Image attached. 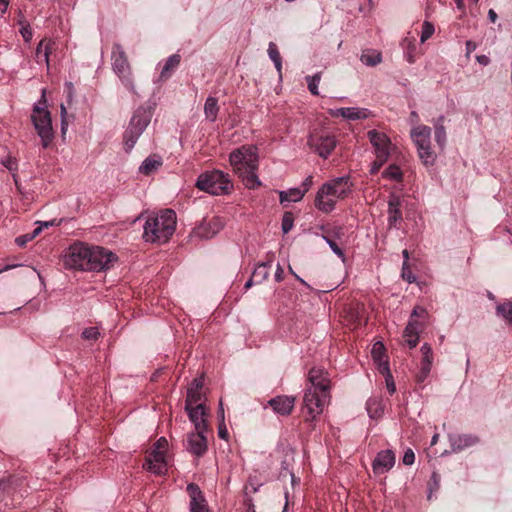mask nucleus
Returning a JSON list of instances; mask_svg holds the SVG:
<instances>
[{
    "label": "nucleus",
    "mask_w": 512,
    "mask_h": 512,
    "mask_svg": "<svg viewBox=\"0 0 512 512\" xmlns=\"http://www.w3.org/2000/svg\"><path fill=\"white\" fill-rule=\"evenodd\" d=\"M258 159V149L254 145H243L233 150L229 155V162L233 170L242 178L245 186L249 189L261 186L256 174Z\"/></svg>",
    "instance_id": "1"
},
{
    "label": "nucleus",
    "mask_w": 512,
    "mask_h": 512,
    "mask_svg": "<svg viewBox=\"0 0 512 512\" xmlns=\"http://www.w3.org/2000/svg\"><path fill=\"white\" fill-rule=\"evenodd\" d=\"M175 229L176 213L172 209H164L147 217L143 239L150 243L164 244L174 234Z\"/></svg>",
    "instance_id": "2"
},
{
    "label": "nucleus",
    "mask_w": 512,
    "mask_h": 512,
    "mask_svg": "<svg viewBox=\"0 0 512 512\" xmlns=\"http://www.w3.org/2000/svg\"><path fill=\"white\" fill-rule=\"evenodd\" d=\"M350 191L348 176L334 178L324 183L317 191L315 207L324 213H330L335 208V199L345 198Z\"/></svg>",
    "instance_id": "3"
},
{
    "label": "nucleus",
    "mask_w": 512,
    "mask_h": 512,
    "mask_svg": "<svg viewBox=\"0 0 512 512\" xmlns=\"http://www.w3.org/2000/svg\"><path fill=\"white\" fill-rule=\"evenodd\" d=\"M31 121L38 136L41 139L42 147L47 148L53 141L54 132L52 127L51 114L47 109L45 89L42 90L41 98L33 106Z\"/></svg>",
    "instance_id": "4"
},
{
    "label": "nucleus",
    "mask_w": 512,
    "mask_h": 512,
    "mask_svg": "<svg viewBox=\"0 0 512 512\" xmlns=\"http://www.w3.org/2000/svg\"><path fill=\"white\" fill-rule=\"evenodd\" d=\"M152 109L150 107L140 106L138 107L123 134L124 149L127 153L136 145L138 139L146 130L152 118Z\"/></svg>",
    "instance_id": "5"
},
{
    "label": "nucleus",
    "mask_w": 512,
    "mask_h": 512,
    "mask_svg": "<svg viewBox=\"0 0 512 512\" xmlns=\"http://www.w3.org/2000/svg\"><path fill=\"white\" fill-rule=\"evenodd\" d=\"M195 186L201 191L216 196L229 194L233 189L229 175L220 170L201 173Z\"/></svg>",
    "instance_id": "6"
},
{
    "label": "nucleus",
    "mask_w": 512,
    "mask_h": 512,
    "mask_svg": "<svg viewBox=\"0 0 512 512\" xmlns=\"http://www.w3.org/2000/svg\"><path fill=\"white\" fill-rule=\"evenodd\" d=\"M112 69L118 75L122 84L132 93H136L129 64L124 48L119 43H114L111 53Z\"/></svg>",
    "instance_id": "7"
},
{
    "label": "nucleus",
    "mask_w": 512,
    "mask_h": 512,
    "mask_svg": "<svg viewBox=\"0 0 512 512\" xmlns=\"http://www.w3.org/2000/svg\"><path fill=\"white\" fill-rule=\"evenodd\" d=\"M411 138L417 147L418 155L425 166H432L436 155L431 149V128L418 125L411 130Z\"/></svg>",
    "instance_id": "8"
},
{
    "label": "nucleus",
    "mask_w": 512,
    "mask_h": 512,
    "mask_svg": "<svg viewBox=\"0 0 512 512\" xmlns=\"http://www.w3.org/2000/svg\"><path fill=\"white\" fill-rule=\"evenodd\" d=\"M329 397V392L307 388L303 396V410L307 413L305 420H315L323 412Z\"/></svg>",
    "instance_id": "9"
},
{
    "label": "nucleus",
    "mask_w": 512,
    "mask_h": 512,
    "mask_svg": "<svg viewBox=\"0 0 512 512\" xmlns=\"http://www.w3.org/2000/svg\"><path fill=\"white\" fill-rule=\"evenodd\" d=\"M91 248L83 243H75L69 247L65 256V265L71 269L89 271Z\"/></svg>",
    "instance_id": "10"
},
{
    "label": "nucleus",
    "mask_w": 512,
    "mask_h": 512,
    "mask_svg": "<svg viewBox=\"0 0 512 512\" xmlns=\"http://www.w3.org/2000/svg\"><path fill=\"white\" fill-rule=\"evenodd\" d=\"M308 146L320 157L326 159L337 145L334 135L327 132H313L308 137Z\"/></svg>",
    "instance_id": "11"
},
{
    "label": "nucleus",
    "mask_w": 512,
    "mask_h": 512,
    "mask_svg": "<svg viewBox=\"0 0 512 512\" xmlns=\"http://www.w3.org/2000/svg\"><path fill=\"white\" fill-rule=\"evenodd\" d=\"M91 256H89V271H102L109 269L117 260V256L100 246H90Z\"/></svg>",
    "instance_id": "12"
},
{
    "label": "nucleus",
    "mask_w": 512,
    "mask_h": 512,
    "mask_svg": "<svg viewBox=\"0 0 512 512\" xmlns=\"http://www.w3.org/2000/svg\"><path fill=\"white\" fill-rule=\"evenodd\" d=\"M186 491L190 497V512H208L206 499L197 484L189 483L186 487Z\"/></svg>",
    "instance_id": "13"
},
{
    "label": "nucleus",
    "mask_w": 512,
    "mask_h": 512,
    "mask_svg": "<svg viewBox=\"0 0 512 512\" xmlns=\"http://www.w3.org/2000/svg\"><path fill=\"white\" fill-rule=\"evenodd\" d=\"M367 136L375 150V155L390 156L391 141L385 133L370 130L367 132Z\"/></svg>",
    "instance_id": "14"
},
{
    "label": "nucleus",
    "mask_w": 512,
    "mask_h": 512,
    "mask_svg": "<svg viewBox=\"0 0 512 512\" xmlns=\"http://www.w3.org/2000/svg\"><path fill=\"white\" fill-rule=\"evenodd\" d=\"M402 200L399 195L395 193H391L388 199V227L391 228H399V224L402 222V212H401Z\"/></svg>",
    "instance_id": "15"
},
{
    "label": "nucleus",
    "mask_w": 512,
    "mask_h": 512,
    "mask_svg": "<svg viewBox=\"0 0 512 512\" xmlns=\"http://www.w3.org/2000/svg\"><path fill=\"white\" fill-rule=\"evenodd\" d=\"M206 431H198L189 433L187 436V450L198 457L202 456L207 451V439L204 435Z\"/></svg>",
    "instance_id": "16"
},
{
    "label": "nucleus",
    "mask_w": 512,
    "mask_h": 512,
    "mask_svg": "<svg viewBox=\"0 0 512 512\" xmlns=\"http://www.w3.org/2000/svg\"><path fill=\"white\" fill-rule=\"evenodd\" d=\"M190 421L194 424L195 430L206 431L207 421L205 419V406L202 403L185 404Z\"/></svg>",
    "instance_id": "17"
},
{
    "label": "nucleus",
    "mask_w": 512,
    "mask_h": 512,
    "mask_svg": "<svg viewBox=\"0 0 512 512\" xmlns=\"http://www.w3.org/2000/svg\"><path fill=\"white\" fill-rule=\"evenodd\" d=\"M268 405L273 411L280 416H288L293 411L295 405V397L288 395H279L271 398Z\"/></svg>",
    "instance_id": "18"
},
{
    "label": "nucleus",
    "mask_w": 512,
    "mask_h": 512,
    "mask_svg": "<svg viewBox=\"0 0 512 512\" xmlns=\"http://www.w3.org/2000/svg\"><path fill=\"white\" fill-rule=\"evenodd\" d=\"M395 464V454L392 450L380 451L372 463L374 473L383 474L388 472Z\"/></svg>",
    "instance_id": "19"
},
{
    "label": "nucleus",
    "mask_w": 512,
    "mask_h": 512,
    "mask_svg": "<svg viewBox=\"0 0 512 512\" xmlns=\"http://www.w3.org/2000/svg\"><path fill=\"white\" fill-rule=\"evenodd\" d=\"M308 379L311 383V389L329 392L330 380L328 378V373L324 369L313 367L309 371Z\"/></svg>",
    "instance_id": "20"
},
{
    "label": "nucleus",
    "mask_w": 512,
    "mask_h": 512,
    "mask_svg": "<svg viewBox=\"0 0 512 512\" xmlns=\"http://www.w3.org/2000/svg\"><path fill=\"white\" fill-rule=\"evenodd\" d=\"M223 228V221L219 217H213L208 222L202 223L194 230L199 238L209 239L215 236Z\"/></svg>",
    "instance_id": "21"
},
{
    "label": "nucleus",
    "mask_w": 512,
    "mask_h": 512,
    "mask_svg": "<svg viewBox=\"0 0 512 512\" xmlns=\"http://www.w3.org/2000/svg\"><path fill=\"white\" fill-rule=\"evenodd\" d=\"M144 466L150 472L161 475L166 472V453L152 450Z\"/></svg>",
    "instance_id": "22"
},
{
    "label": "nucleus",
    "mask_w": 512,
    "mask_h": 512,
    "mask_svg": "<svg viewBox=\"0 0 512 512\" xmlns=\"http://www.w3.org/2000/svg\"><path fill=\"white\" fill-rule=\"evenodd\" d=\"M449 442L453 452H460L466 448L476 445L479 437L472 434L451 435Z\"/></svg>",
    "instance_id": "23"
},
{
    "label": "nucleus",
    "mask_w": 512,
    "mask_h": 512,
    "mask_svg": "<svg viewBox=\"0 0 512 512\" xmlns=\"http://www.w3.org/2000/svg\"><path fill=\"white\" fill-rule=\"evenodd\" d=\"M56 43L52 39H42L36 48V62L45 63L49 67V56L55 48Z\"/></svg>",
    "instance_id": "24"
},
{
    "label": "nucleus",
    "mask_w": 512,
    "mask_h": 512,
    "mask_svg": "<svg viewBox=\"0 0 512 512\" xmlns=\"http://www.w3.org/2000/svg\"><path fill=\"white\" fill-rule=\"evenodd\" d=\"M421 325L418 321L410 319L403 332V338L410 348H415L419 342Z\"/></svg>",
    "instance_id": "25"
},
{
    "label": "nucleus",
    "mask_w": 512,
    "mask_h": 512,
    "mask_svg": "<svg viewBox=\"0 0 512 512\" xmlns=\"http://www.w3.org/2000/svg\"><path fill=\"white\" fill-rule=\"evenodd\" d=\"M332 116H341L348 120H359L367 117L366 109H359L354 107L338 108L331 111Z\"/></svg>",
    "instance_id": "26"
},
{
    "label": "nucleus",
    "mask_w": 512,
    "mask_h": 512,
    "mask_svg": "<svg viewBox=\"0 0 512 512\" xmlns=\"http://www.w3.org/2000/svg\"><path fill=\"white\" fill-rule=\"evenodd\" d=\"M203 382L202 379H194L187 390V397L185 404H197L200 403L202 399V389Z\"/></svg>",
    "instance_id": "27"
},
{
    "label": "nucleus",
    "mask_w": 512,
    "mask_h": 512,
    "mask_svg": "<svg viewBox=\"0 0 512 512\" xmlns=\"http://www.w3.org/2000/svg\"><path fill=\"white\" fill-rule=\"evenodd\" d=\"M162 159L158 155H152L147 157L139 167V172L144 175H150L162 166Z\"/></svg>",
    "instance_id": "28"
},
{
    "label": "nucleus",
    "mask_w": 512,
    "mask_h": 512,
    "mask_svg": "<svg viewBox=\"0 0 512 512\" xmlns=\"http://www.w3.org/2000/svg\"><path fill=\"white\" fill-rule=\"evenodd\" d=\"M444 120H445V117L443 115H440L434 122L435 141L441 149L444 148V146L446 144V139H447L446 129H445V126L443 125Z\"/></svg>",
    "instance_id": "29"
},
{
    "label": "nucleus",
    "mask_w": 512,
    "mask_h": 512,
    "mask_svg": "<svg viewBox=\"0 0 512 512\" xmlns=\"http://www.w3.org/2000/svg\"><path fill=\"white\" fill-rule=\"evenodd\" d=\"M219 112L218 100L215 97L209 96L204 104V114L207 120L215 122Z\"/></svg>",
    "instance_id": "30"
},
{
    "label": "nucleus",
    "mask_w": 512,
    "mask_h": 512,
    "mask_svg": "<svg viewBox=\"0 0 512 512\" xmlns=\"http://www.w3.org/2000/svg\"><path fill=\"white\" fill-rule=\"evenodd\" d=\"M305 195V191H302L301 188H290L287 191H280L279 198L280 202L283 204L284 202H298Z\"/></svg>",
    "instance_id": "31"
},
{
    "label": "nucleus",
    "mask_w": 512,
    "mask_h": 512,
    "mask_svg": "<svg viewBox=\"0 0 512 512\" xmlns=\"http://www.w3.org/2000/svg\"><path fill=\"white\" fill-rule=\"evenodd\" d=\"M180 61L181 57L179 54L169 56L161 70L160 77L168 78L171 75V72L180 64Z\"/></svg>",
    "instance_id": "32"
},
{
    "label": "nucleus",
    "mask_w": 512,
    "mask_h": 512,
    "mask_svg": "<svg viewBox=\"0 0 512 512\" xmlns=\"http://www.w3.org/2000/svg\"><path fill=\"white\" fill-rule=\"evenodd\" d=\"M271 267V261L260 263L252 273V279H255L256 283H261L266 280L269 276V269Z\"/></svg>",
    "instance_id": "33"
},
{
    "label": "nucleus",
    "mask_w": 512,
    "mask_h": 512,
    "mask_svg": "<svg viewBox=\"0 0 512 512\" xmlns=\"http://www.w3.org/2000/svg\"><path fill=\"white\" fill-rule=\"evenodd\" d=\"M267 52H268L269 58L273 61L275 68L279 73V76H281L282 59H281L279 50L277 48V45L274 42H270L268 45Z\"/></svg>",
    "instance_id": "34"
},
{
    "label": "nucleus",
    "mask_w": 512,
    "mask_h": 512,
    "mask_svg": "<svg viewBox=\"0 0 512 512\" xmlns=\"http://www.w3.org/2000/svg\"><path fill=\"white\" fill-rule=\"evenodd\" d=\"M360 60L366 66H376L382 61V55L380 52L367 51L362 53Z\"/></svg>",
    "instance_id": "35"
},
{
    "label": "nucleus",
    "mask_w": 512,
    "mask_h": 512,
    "mask_svg": "<svg viewBox=\"0 0 512 512\" xmlns=\"http://www.w3.org/2000/svg\"><path fill=\"white\" fill-rule=\"evenodd\" d=\"M497 315L503 317L507 323L512 324V303L505 302L497 305L496 307Z\"/></svg>",
    "instance_id": "36"
},
{
    "label": "nucleus",
    "mask_w": 512,
    "mask_h": 512,
    "mask_svg": "<svg viewBox=\"0 0 512 512\" xmlns=\"http://www.w3.org/2000/svg\"><path fill=\"white\" fill-rule=\"evenodd\" d=\"M321 80V72L314 74L313 76H306L308 89L313 95H319L318 85Z\"/></svg>",
    "instance_id": "37"
},
{
    "label": "nucleus",
    "mask_w": 512,
    "mask_h": 512,
    "mask_svg": "<svg viewBox=\"0 0 512 512\" xmlns=\"http://www.w3.org/2000/svg\"><path fill=\"white\" fill-rule=\"evenodd\" d=\"M421 353H422V360H421V364H422V365L432 366V362H433V351H432L431 346H430L428 343H424V344L421 346Z\"/></svg>",
    "instance_id": "38"
},
{
    "label": "nucleus",
    "mask_w": 512,
    "mask_h": 512,
    "mask_svg": "<svg viewBox=\"0 0 512 512\" xmlns=\"http://www.w3.org/2000/svg\"><path fill=\"white\" fill-rule=\"evenodd\" d=\"M385 354V346L382 342L378 341L374 343L371 355L374 361H380L383 360Z\"/></svg>",
    "instance_id": "39"
},
{
    "label": "nucleus",
    "mask_w": 512,
    "mask_h": 512,
    "mask_svg": "<svg viewBox=\"0 0 512 512\" xmlns=\"http://www.w3.org/2000/svg\"><path fill=\"white\" fill-rule=\"evenodd\" d=\"M383 177L393 179V180H401L402 172L397 165H390L384 172Z\"/></svg>",
    "instance_id": "40"
},
{
    "label": "nucleus",
    "mask_w": 512,
    "mask_h": 512,
    "mask_svg": "<svg viewBox=\"0 0 512 512\" xmlns=\"http://www.w3.org/2000/svg\"><path fill=\"white\" fill-rule=\"evenodd\" d=\"M293 225H294L293 214L291 212H285L282 217V225H281L283 233L287 234L293 228Z\"/></svg>",
    "instance_id": "41"
},
{
    "label": "nucleus",
    "mask_w": 512,
    "mask_h": 512,
    "mask_svg": "<svg viewBox=\"0 0 512 512\" xmlns=\"http://www.w3.org/2000/svg\"><path fill=\"white\" fill-rule=\"evenodd\" d=\"M434 31V25L428 21H424L422 25L420 41L424 43L433 35Z\"/></svg>",
    "instance_id": "42"
},
{
    "label": "nucleus",
    "mask_w": 512,
    "mask_h": 512,
    "mask_svg": "<svg viewBox=\"0 0 512 512\" xmlns=\"http://www.w3.org/2000/svg\"><path fill=\"white\" fill-rule=\"evenodd\" d=\"M401 276L404 280H406L408 283H413L416 281V277L414 276V274L412 273L410 267H409V264L407 261H404L403 262V265H402V273H401Z\"/></svg>",
    "instance_id": "43"
},
{
    "label": "nucleus",
    "mask_w": 512,
    "mask_h": 512,
    "mask_svg": "<svg viewBox=\"0 0 512 512\" xmlns=\"http://www.w3.org/2000/svg\"><path fill=\"white\" fill-rule=\"evenodd\" d=\"M19 23L21 24L20 33H21L24 41L25 42L31 41L33 33H32L31 28H30L29 23L26 22L25 20L24 21H20Z\"/></svg>",
    "instance_id": "44"
},
{
    "label": "nucleus",
    "mask_w": 512,
    "mask_h": 512,
    "mask_svg": "<svg viewBox=\"0 0 512 512\" xmlns=\"http://www.w3.org/2000/svg\"><path fill=\"white\" fill-rule=\"evenodd\" d=\"M389 157L381 155H376L375 161L371 165L370 173L376 174L379 169L384 165V163L388 160Z\"/></svg>",
    "instance_id": "45"
},
{
    "label": "nucleus",
    "mask_w": 512,
    "mask_h": 512,
    "mask_svg": "<svg viewBox=\"0 0 512 512\" xmlns=\"http://www.w3.org/2000/svg\"><path fill=\"white\" fill-rule=\"evenodd\" d=\"M100 333L97 327L85 328L82 332V337L87 340H97Z\"/></svg>",
    "instance_id": "46"
},
{
    "label": "nucleus",
    "mask_w": 512,
    "mask_h": 512,
    "mask_svg": "<svg viewBox=\"0 0 512 512\" xmlns=\"http://www.w3.org/2000/svg\"><path fill=\"white\" fill-rule=\"evenodd\" d=\"M323 240H325V242L329 245V247L331 248V250L337 255L339 256L340 258H344L345 255H344V252L343 250L338 246V244L331 240L330 238H328L327 236H322Z\"/></svg>",
    "instance_id": "47"
},
{
    "label": "nucleus",
    "mask_w": 512,
    "mask_h": 512,
    "mask_svg": "<svg viewBox=\"0 0 512 512\" xmlns=\"http://www.w3.org/2000/svg\"><path fill=\"white\" fill-rule=\"evenodd\" d=\"M431 367L432 366L422 365L421 364L420 371H419V373L416 376L417 381L419 383H422V382H424L427 379V377L429 376V374L431 372Z\"/></svg>",
    "instance_id": "48"
},
{
    "label": "nucleus",
    "mask_w": 512,
    "mask_h": 512,
    "mask_svg": "<svg viewBox=\"0 0 512 512\" xmlns=\"http://www.w3.org/2000/svg\"><path fill=\"white\" fill-rule=\"evenodd\" d=\"M431 367L432 366L422 365L421 364L420 371H419V373L416 376L417 381L419 383H422V382H424L427 379V377L429 376V374L431 372Z\"/></svg>",
    "instance_id": "49"
},
{
    "label": "nucleus",
    "mask_w": 512,
    "mask_h": 512,
    "mask_svg": "<svg viewBox=\"0 0 512 512\" xmlns=\"http://www.w3.org/2000/svg\"><path fill=\"white\" fill-rule=\"evenodd\" d=\"M167 447L168 441L166 440V438L161 437L154 443L152 450L166 453Z\"/></svg>",
    "instance_id": "50"
},
{
    "label": "nucleus",
    "mask_w": 512,
    "mask_h": 512,
    "mask_svg": "<svg viewBox=\"0 0 512 512\" xmlns=\"http://www.w3.org/2000/svg\"><path fill=\"white\" fill-rule=\"evenodd\" d=\"M378 365V370L381 374L385 375V378L388 374H391L389 369V363L387 360L374 361Z\"/></svg>",
    "instance_id": "51"
},
{
    "label": "nucleus",
    "mask_w": 512,
    "mask_h": 512,
    "mask_svg": "<svg viewBox=\"0 0 512 512\" xmlns=\"http://www.w3.org/2000/svg\"><path fill=\"white\" fill-rule=\"evenodd\" d=\"M402 461L405 465H412L415 461V454L412 449H407L403 455Z\"/></svg>",
    "instance_id": "52"
},
{
    "label": "nucleus",
    "mask_w": 512,
    "mask_h": 512,
    "mask_svg": "<svg viewBox=\"0 0 512 512\" xmlns=\"http://www.w3.org/2000/svg\"><path fill=\"white\" fill-rule=\"evenodd\" d=\"M2 164L9 170V171H15L17 169V163L16 160L12 157H7L5 160L2 161Z\"/></svg>",
    "instance_id": "53"
},
{
    "label": "nucleus",
    "mask_w": 512,
    "mask_h": 512,
    "mask_svg": "<svg viewBox=\"0 0 512 512\" xmlns=\"http://www.w3.org/2000/svg\"><path fill=\"white\" fill-rule=\"evenodd\" d=\"M32 241L31 237L29 236V234H24V235H21V236H18L16 239H15V243L19 246V247H23L25 246L28 242Z\"/></svg>",
    "instance_id": "54"
},
{
    "label": "nucleus",
    "mask_w": 512,
    "mask_h": 512,
    "mask_svg": "<svg viewBox=\"0 0 512 512\" xmlns=\"http://www.w3.org/2000/svg\"><path fill=\"white\" fill-rule=\"evenodd\" d=\"M386 380V387L390 394H393L396 391V386L393 380L392 374H388V376L385 378Z\"/></svg>",
    "instance_id": "55"
},
{
    "label": "nucleus",
    "mask_w": 512,
    "mask_h": 512,
    "mask_svg": "<svg viewBox=\"0 0 512 512\" xmlns=\"http://www.w3.org/2000/svg\"><path fill=\"white\" fill-rule=\"evenodd\" d=\"M313 185V176L312 175H309L308 177L305 178V180L302 182V188L301 190L302 191H305V194L309 191V189L312 187Z\"/></svg>",
    "instance_id": "56"
},
{
    "label": "nucleus",
    "mask_w": 512,
    "mask_h": 512,
    "mask_svg": "<svg viewBox=\"0 0 512 512\" xmlns=\"http://www.w3.org/2000/svg\"><path fill=\"white\" fill-rule=\"evenodd\" d=\"M218 436L221 438V439H227L228 438V431H227V428L225 426V423L224 421L220 422L219 424V427H218Z\"/></svg>",
    "instance_id": "57"
},
{
    "label": "nucleus",
    "mask_w": 512,
    "mask_h": 512,
    "mask_svg": "<svg viewBox=\"0 0 512 512\" xmlns=\"http://www.w3.org/2000/svg\"><path fill=\"white\" fill-rule=\"evenodd\" d=\"M427 314V311L426 309L422 308V307H415L411 313V317L410 319H413V317H423Z\"/></svg>",
    "instance_id": "58"
},
{
    "label": "nucleus",
    "mask_w": 512,
    "mask_h": 512,
    "mask_svg": "<svg viewBox=\"0 0 512 512\" xmlns=\"http://www.w3.org/2000/svg\"><path fill=\"white\" fill-rule=\"evenodd\" d=\"M465 46H466V56H467V57H469V56H470V54H471L473 51H475V50H476V48H477L476 43H475V42H473V41H471V40L466 41Z\"/></svg>",
    "instance_id": "59"
},
{
    "label": "nucleus",
    "mask_w": 512,
    "mask_h": 512,
    "mask_svg": "<svg viewBox=\"0 0 512 512\" xmlns=\"http://www.w3.org/2000/svg\"><path fill=\"white\" fill-rule=\"evenodd\" d=\"M284 279V270L280 264L277 265L276 271H275V280L277 282H281Z\"/></svg>",
    "instance_id": "60"
},
{
    "label": "nucleus",
    "mask_w": 512,
    "mask_h": 512,
    "mask_svg": "<svg viewBox=\"0 0 512 512\" xmlns=\"http://www.w3.org/2000/svg\"><path fill=\"white\" fill-rule=\"evenodd\" d=\"M476 60L483 66H487L490 63V58L486 55H478L476 56Z\"/></svg>",
    "instance_id": "61"
},
{
    "label": "nucleus",
    "mask_w": 512,
    "mask_h": 512,
    "mask_svg": "<svg viewBox=\"0 0 512 512\" xmlns=\"http://www.w3.org/2000/svg\"><path fill=\"white\" fill-rule=\"evenodd\" d=\"M498 16H497V13L493 10V9H490L488 11V19L492 22V23H495L496 20H497Z\"/></svg>",
    "instance_id": "62"
},
{
    "label": "nucleus",
    "mask_w": 512,
    "mask_h": 512,
    "mask_svg": "<svg viewBox=\"0 0 512 512\" xmlns=\"http://www.w3.org/2000/svg\"><path fill=\"white\" fill-rule=\"evenodd\" d=\"M41 231H42V226L39 225L31 233H28V234L31 237V239L33 240L41 233Z\"/></svg>",
    "instance_id": "63"
},
{
    "label": "nucleus",
    "mask_w": 512,
    "mask_h": 512,
    "mask_svg": "<svg viewBox=\"0 0 512 512\" xmlns=\"http://www.w3.org/2000/svg\"><path fill=\"white\" fill-rule=\"evenodd\" d=\"M9 5V0H0V12L5 13Z\"/></svg>",
    "instance_id": "64"
}]
</instances>
